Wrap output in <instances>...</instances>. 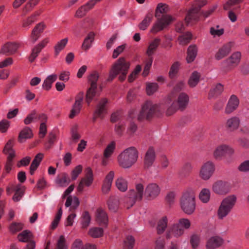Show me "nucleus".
Wrapping results in <instances>:
<instances>
[{
    "label": "nucleus",
    "mask_w": 249,
    "mask_h": 249,
    "mask_svg": "<svg viewBox=\"0 0 249 249\" xmlns=\"http://www.w3.org/2000/svg\"><path fill=\"white\" fill-rule=\"evenodd\" d=\"M172 95L164 101L162 105L154 104L151 101H146L142 107V110L137 116V119L141 120L149 119L158 112L165 111L167 115H171L177 110L176 102L172 97Z\"/></svg>",
    "instance_id": "1"
},
{
    "label": "nucleus",
    "mask_w": 249,
    "mask_h": 249,
    "mask_svg": "<svg viewBox=\"0 0 249 249\" xmlns=\"http://www.w3.org/2000/svg\"><path fill=\"white\" fill-rule=\"evenodd\" d=\"M168 10L167 5L161 3L158 4L155 11V17L157 20L151 29L150 32L152 33L156 34L162 30L174 20L175 18L172 16L164 14Z\"/></svg>",
    "instance_id": "2"
},
{
    "label": "nucleus",
    "mask_w": 249,
    "mask_h": 249,
    "mask_svg": "<svg viewBox=\"0 0 249 249\" xmlns=\"http://www.w3.org/2000/svg\"><path fill=\"white\" fill-rule=\"evenodd\" d=\"M139 151L137 148L134 146L129 147L118 155V164L123 168H130L137 161Z\"/></svg>",
    "instance_id": "3"
},
{
    "label": "nucleus",
    "mask_w": 249,
    "mask_h": 249,
    "mask_svg": "<svg viewBox=\"0 0 249 249\" xmlns=\"http://www.w3.org/2000/svg\"><path fill=\"white\" fill-rule=\"evenodd\" d=\"M190 221L185 218H180L177 223L172 224L165 233V237L167 239L173 238H178L183 235L185 230L190 229Z\"/></svg>",
    "instance_id": "4"
},
{
    "label": "nucleus",
    "mask_w": 249,
    "mask_h": 249,
    "mask_svg": "<svg viewBox=\"0 0 249 249\" xmlns=\"http://www.w3.org/2000/svg\"><path fill=\"white\" fill-rule=\"evenodd\" d=\"M130 67V63L124 57L119 58L112 66L110 70L108 80H112L119 75V79L123 81L126 78Z\"/></svg>",
    "instance_id": "5"
},
{
    "label": "nucleus",
    "mask_w": 249,
    "mask_h": 249,
    "mask_svg": "<svg viewBox=\"0 0 249 249\" xmlns=\"http://www.w3.org/2000/svg\"><path fill=\"white\" fill-rule=\"evenodd\" d=\"M180 205L182 211L188 215L192 214L196 209L195 195L191 188L185 190L180 200Z\"/></svg>",
    "instance_id": "6"
},
{
    "label": "nucleus",
    "mask_w": 249,
    "mask_h": 249,
    "mask_svg": "<svg viewBox=\"0 0 249 249\" xmlns=\"http://www.w3.org/2000/svg\"><path fill=\"white\" fill-rule=\"evenodd\" d=\"M237 201L235 195H230L224 198L221 201L217 211L219 219H222L227 216L233 208Z\"/></svg>",
    "instance_id": "7"
},
{
    "label": "nucleus",
    "mask_w": 249,
    "mask_h": 249,
    "mask_svg": "<svg viewBox=\"0 0 249 249\" xmlns=\"http://www.w3.org/2000/svg\"><path fill=\"white\" fill-rule=\"evenodd\" d=\"M242 58V53L239 51L233 52L228 58L221 63V69L224 71H229L238 66Z\"/></svg>",
    "instance_id": "8"
},
{
    "label": "nucleus",
    "mask_w": 249,
    "mask_h": 249,
    "mask_svg": "<svg viewBox=\"0 0 249 249\" xmlns=\"http://www.w3.org/2000/svg\"><path fill=\"white\" fill-rule=\"evenodd\" d=\"M161 188L158 183L149 182L145 187L144 197L148 200L156 199L160 194Z\"/></svg>",
    "instance_id": "9"
},
{
    "label": "nucleus",
    "mask_w": 249,
    "mask_h": 249,
    "mask_svg": "<svg viewBox=\"0 0 249 249\" xmlns=\"http://www.w3.org/2000/svg\"><path fill=\"white\" fill-rule=\"evenodd\" d=\"M215 171V165L213 162L209 160L204 162L200 167L199 176L203 180L210 179Z\"/></svg>",
    "instance_id": "10"
},
{
    "label": "nucleus",
    "mask_w": 249,
    "mask_h": 249,
    "mask_svg": "<svg viewBox=\"0 0 249 249\" xmlns=\"http://www.w3.org/2000/svg\"><path fill=\"white\" fill-rule=\"evenodd\" d=\"M233 148L229 145L222 144L216 147L213 151L214 158L217 160L221 159L226 155H231L234 153Z\"/></svg>",
    "instance_id": "11"
},
{
    "label": "nucleus",
    "mask_w": 249,
    "mask_h": 249,
    "mask_svg": "<svg viewBox=\"0 0 249 249\" xmlns=\"http://www.w3.org/2000/svg\"><path fill=\"white\" fill-rule=\"evenodd\" d=\"M213 191L219 195H225L229 193L231 190L230 183L228 182L217 180L212 185Z\"/></svg>",
    "instance_id": "12"
},
{
    "label": "nucleus",
    "mask_w": 249,
    "mask_h": 249,
    "mask_svg": "<svg viewBox=\"0 0 249 249\" xmlns=\"http://www.w3.org/2000/svg\"><path fill=\"white\" fill-rule=\"evenodd\" d=\"M116 143L114 142H111L108 143L103 152V156L102 158V164L103 166H107L112 160V156L115 151Z\"/></svg>",
    "instance_id": "13"
},
{
    "label": "nucleus",
    "mask_w": 249,
    "mask_h": 249,
    "mask_svg": "<svg viewBox=\"0 0 249 249\" xmlns=\"http://www.w3.org/2000/svg\"><path fill=\"white\" fill-rule=\"evenodd\" d=\"M84 97V93L83 92H80L76 95L74 103L72 106L71 112L69 114V117L70 118H74L80 113L82 107Z\"/></svg>",
    "instance_id": "14"
},
{
    "label": "nucleus",
    "mask_w": 249,
    "mask_h": 249,
    "mask_svg": "<svg viewBox=\"0 0 249 249\" xmlns=\"http://www.w3.org/2000/svg\"><path fill=\"white\" fill-rule=\"evenodd\" d=\"M235 43L233 41H230L224 44L216 53L215 58L219 60L227 56L230 53Z\"/></svg>",
    "instance_id": "15"
},
{
    "label": "nucleus",
    "mask_w": 249,
    "mask_h": 249,
    "mask_svg": "<svg viewBox=\"0 0 249 249\" xmlns=\"http://www.w3.org/2000/svg\"><path fill=\"white\" fill-rule=\"evenodd\" d=\"M107 100L106 98H102L97 104L93 114V120H95L97 118H103L107 112Z\"/></svg>",
    "instance_id": "16"
},
{
    "label": "nucleus",
    "mask_w": 249,
    "mask_h": 249,
    "mask_svg": "<svg viewBox=\"0 0 249 249\" xmlns=\"http://www.w3.org/2000/svg\"><path fill=\"white\" fill-rule=\"evenodd\" d=\"M135 188V190L129 191V198L135 200H141L144 196L145 187L142 183H137Z\"/></svg>",
    "instance_id": "17"
},
{
    "label": "nucleus",
    "mask_w": 249,
    "mask_h": 249,
    "mask_svg": "<svg viewBox=\"0 0 249 249\" xmlns=\"http://www.w3.org/2000/svg\"><path fill=\"white\" fill-rule=\"evenodd\" d=\"M239 100L238 97L234 95H231L226 105L225 112L227 114H230L236 110L239 105Z\"/></svg>",
    "instance_id": "18"
},
{
    "label": "nucleus",
    "mask_w": 249,
    "mask_h": 249,
    "mask_svg": "<svg viewBox=\"0 0 249 249\" xmlns=\"http://www.w3.org/2000/svg\"><path fill=\"white\" fill-rule=\"evenodd\" d=\"M156 160L155 149L149 147L146 151L144 158V165L146 168L151 167Z\"/></svg>",
    "instance_id": "19"
},
{
    "label": "nucleus",
    "mask_w": 249,
    "mask_h": 249,
    "mask_svg": "<svg viewBox=\"0 0 249 249\" xmlns=\"http://www.w3.org/2000/svg\"><path fill=\"white\" fill-rule=\"evenodd\" d=\"M205 4L204 1H202L201 3L198 4V7H194L191 8L188 12L186 18L185 20L188 23L194 21H196L198 19V11L200 8Z\"/></svg>",
    "instance_id": "20"
},
{
    "label": "nucleus",
    "mask_w": 249,
    "mask_h": 249,
    "mask_svg": "<svg viewBox=\"0 0 249 249\" xmlns=\"http://www.w3.org/2000/svg\"><path fill=\"white\" fill-rule=\"evenodd\" d=\"M19 46V44L18 43H7L2 46L0 50V53L6 55L12 54L17 51Z\"/></svg>",
    "instance_id": "21"
},
{
    "label": "nucleus",
    "mask_w": 249,
    "mask_h": 249,
    "mask_svg": "<svg viewBox=\"0 0 249 249\" xmlns=\"http://www.w3.org/2000/svg\"><path fill=\"white\" fill-rule=\"evenodd\" d=\"M223 239L218 236H213L207 240L206 248L207 249H215L220 247L223 244Z\"/></svg>",
    "instance_id": "22"
},
{
    "label": "nucleus",
    "mask_w": 249,
    "mask_h": 249,
    "mask_svg": "<svg viewBox=\"0 0 249 249\" xmlns=\"http://www.w3.org/2000/svg\"><path fill=\"white\" fill-rule=\"evenodd\" d=\"M168 218L166 215L160 217L157 221L156 229L159 234L163 233L168 227Z\"/></svg>",
    "instance_id": "23"
},
{
    "label": "nucleus",
    "mask_w": 249,
    "mask_h": 249,
    "mask_svg": "<svg viewBox=\"0 0 249 249\" xmlns=\"http://www.w3.org/2000/svg\"><path fill=\"white\" fill-rule=\"evenodd\" d=\"M240 122V119L238 117L233 116L227 120L225 126L230 131H234L238 129Z\"/></svg>",
    "instance_id": "24"
},
{
    "label": "nucleus",
    "mask_w": 249,
    "mask_h": 249,
    "mask_svg": "<svg viewBox=\"0 0 249 249\" xmlns=\"http://www.w3.org/2000/svg\"><path fill=\"white\" fill-rule=\"evenodd\" d=\"M80 204L79 199L75 196H69L67 197L65 205L66 207H70L69 211L76 210Z\"/></svg>",
    "instance_id": "25"
},
{
    "label": "nucleus",
    "mask_w": 249,
    "mask_h": 249,
    "mask_svg": "<svg viewBox=\"0 0 249 249\" xmlns=\"http://www.w3.org/2000/svg\"><path fill=\"white\" fill-rule=\"evenodd\" d=\"M40 14L39 12H36L31 16L24 19L22 22V27L25 30H28L30 28L31 25L37 20V17Z\"/></svg>",
    "instance_id": "26"
},
{
    "label": "nucleus",
    "mask_w": 249,
    "mask_h": 249,
    "mask_svg": "<svg viewBox=\"0 0 249 249\" xmlns=\"http://www.w3.org/2000/svg\"><path fill=\"white\" fill-rule=\"evenodd\" d=\"M189 101V96L185 93H181L177 100L178 108L181 110L184 109L188 106Z\"/></svg>",
    "instance_id": "27"
},
{
    "label": "nucleus",
    "mask_w": 249,
    "mask_h": 249,
    "mask_svg": "<svg viewBox=\"0 0 249 249\" xmlns=\"http://www.w3.org/2000/svg\"><path fill=\"white\" fill-rule=\"evenodd\" d=\"M96 221L100 225H106L108 222V216L106 212L99 209L96 212Z\"/></svg>",
    "instance_id": "28"
},
{
    "label": "nucleus",
    "mask_w": 249,
    "mask_h": 249,
    "mask_svg": "<svg viewBox=\"0 0 249 249\" xmlns=\"http://www.w3.org/2000/svg\"><path fill=\"white\" fill-rule=\"evenodd\" d=\"M68 42V38H64L58 41L54 46V54L57 57L60 53L64 49Z\"/></svg>",
    "instance_id": "29"
},
{
    "label": "nucleus",
    "mask_w": 249,
    "mask_h": 249,
    "mask_svg": "<svg viewBox=\"0 0 249 249\" xmlns=\"http://www.w3.org/2000/svg\"><path fill=\"white\" fill-rule=\"evenodd\" d=\"M197 53V48L196 45H190L187 50L186 61L187 63L192 62L195 59Z\"/></svg>",
    "instance_id": "30"
},
{
    "label": "nucleus",
    "mask_w": 249,
    "mask_h": 249,
    "mask_svg": "<svg viewBox=\"0 0 249 249\" xmlns=\"http://www.w3.org/2000/svg\"><path fill=\"white\" fill-rule=\"evenodd\" d=\"M25 188L23 186L18 184L16 186L15 194L12 197L14 202L20 201L24 194Z\"/></svg>",
    "instance_id": "31"
},
{
    "label": "nucleus",
    "mask_w": 249,
    "mask_h": 249,
    "mask_svg": "<svg viewBox=\"0 0 249 249\" xmlns=\"http://www.w3.org/2000/svg\"><path fill=\"white\" fill-rule=\"evenodd\" d=\"M160 41V38H156L149 43L146 51V54L148 56L152 57L151 56L159 46Z\"/></svg>",
    "instance_id": "32"
},
{
    "label": "nucleus",
    "mask_w": 249,
    "mask_h": 249,
    "mask_svg": "<svg viewBox=\"0 0 249 249\" xmlns=\"http://www.w3.org/2000/svg\"><path fill=\"white\" fill-rule=\"evenodd\" d=\"M13 145L14 141L11 140L8 141L5 145L3 153L7 155V158H14L15 156V152L13 148Z\"/></svg>",
    "instance_id": "33"
},
{
    "label": "nucleus",
    "mask_w": 249,
    "mask_h": 249,
    "mask_svg": "<svg viewBox=\"0 0 249 249\" xmlns=\"http://www.w3.org/2000/svg\"><path fill=\"white\" fill-rule=\"evenodd\" d=\"M86 186H90L93 181V174L90 168H87L86 170L85 177L81 179Z\"/></svg>",
    "instance_id": "34"
},
{
    "label": "nucleus",
    "mask_w": 249,
    "mask_h": 249,
    "mask_svg": "<svg viewBox=\"0 0 249 249\" xmlns=\"http://www.w3.org/2000/svg\"><path fill=\"white\" fill-rule=\"evenodd\" d=\"M115 185L119 190L124 192L127 189L128 183L124 178L119 177L115 181Z\"/></svg>",
    "instance_id": "35"
},
{
    "label": "nucleus",
    "mask_w": 249,
    "mask_h": 249,
    "mask_svg": "<svg viewBox=\"0 0 249 249\" xmlns=\"http://www.w3.org/2000/svg\"><path fill=\"white\" fill-rule=\"evenodd\" d=\"M43 157V154L39 153L37 154L30 166V174L33 175L35 170L37 169Z\"/></svg>",
    "instance_id": "36"
},
{
    "label": "nucleus",
    "mask_w": 249,
    "mask_h": 249,
    "mask_svg": "<svg viewBox=\"0 0 249 249\" xmlns=\"http://www.w3.org/2000/svg\"><path fill=\"white\" fill-rule=\"evenodd\" d=\"M57 76L55 74L49 75L44 81L42 88L47 90H49L52 87V84L57 79Z\"/></svg>",
    "instance_id": "37"
},
{
    "label": "nucleus",
    "mask_w": 249,
    "mask_h": 249,
    "mask_svg": "<svg viewBox=\"0 0 249 249\" xmlns=\"http://www.w3.org/2000/svg\"><path fill=\"white\" fill-rule=\"evenodd\" d=\"M153 18V16L152 13H147L144 19L142 20V21L139 24V27L141 30H145L147 29L148 26L149 25L150 22H151Z\"/></svg>",
    "instance_id": "38"
},
{
    "label": "nucleus",
    "mask_w": 249,
    "mask_h": 249,
    "mask_svg": "<svg viewBox=\"0 0 249 249\" xmlns=\"http://www.w3.org/2000/svg\"><path fill=\"white\" fill-rule=\"evenodd\" d=\"M95 34L93 32H90L85 38L82 47L85 50H89L91 46V44L94 39Z\"/></svg>",
    "instance_id": "39"
},
{
    "label": "nucleus",
    "mask_w": 249,
    "mask_h": 249,
    "mask_svg": "<svg viewBox=\"0 0 249 249\" xmlns=\"http://www.w3.org/2000/svg\"><path fill=\"white\" fill-rule=\"evenodd\" d=\"M201 74L197 71H194L188 80V84L191 87H195L198 83Z\"/></svg>",
    "instance_id": "40"
},
{
    "label": "nucleus",
    "mask_w": 249,
    "mask_h": 249,
    "mask_svg": "<svg viewBox=\"0 0 249 249\" xmlns=\"http://www.w3.org/2000/svg\"><path fill=\"white\" fill-rule=\"evenodd\" d=\"M119 200L117 197H110L108 201L109 210L112 212H116L119 208Z\"/></svg>",
    "instance_id": "41"
},
{
    "label": "nucleus",
    "mask_w": 249,
    "mask_h": 249,
    "mask_svg": "<svg viewBox=\"0 0 249 249\" xmlns=\"http://www.w3.org/2000/svg\"><path fill=\"white\" fill-rule=\"evenodd\" d=\"M104 233L103 229L99 227H92L89 229V235L94 238H100L103 236Z\"/></svg>",
    "instance_id": "42"
},
{
    "label": "nucleus",
    "mask_w": 249,
    "mask_h": 249,
    "mask_svg": "<svg viewBox=\"0 0 249 249\" xmlns=\"http://www.w3.org/2000/svg\"><path fill=\"white\" fill-rule=\"evenodd\" d=\"M97 88L94 86H92L88 90L86 95V101L89 105L91 102L94 97L96 95Z\"/></svg>",
    "instance_id": "43"
},
{
    "label": "nucleus",
    "mask_w": 249,
    "mask_h": 249,
    "mask_svg": "<svg viewBox=\"0 0 249 249\" xmlns=\"http://www.w3.org/2000/svg\"><path fill=\"white\" fill-rule=\"evenodd\" d=\"M211 196V192L209 189L203 188L202 189L199 195V198L201 202L204 203H208Z\"/></svg>",
    "instance_id": "44"
},
{
    "label": "nucleus",
    "mask_w": 249,
    "mask_h": 249,
    "mask_svg": "<svg viewBox=\"0 0 249 249\" xmlns=\"http://www.w3.org/2000/svg\"><path fill=\"white\" fill-rule=\"evenodd\" d=\"M70 181L71 179L66 174H63L62 177L57 178L55 180L56 184L58 186L63 187L67 186Z\"/></svg>",
    "instance_id": "45"
},
{
    "label": "nucleus",
    "mask_w": 249,
    "mask_h": 249,
    "mask_svg": "<svg viewBox=\"0 0 249 249\" xmlns=\"http://www.w3.org/2000/svg\"><path fill=\"white\" fill-rule=\"evenodd\" d=\"M32 236V234L30 231L25 230L18 235V238L20 242H27L31 239Z\"/></svg>",
    "instance_id": "46"
},
{
    "label": "nucleus",
    "mask_w": 249,
    "mask_h": 249,
    "mask_svg": "<svg viewBox=\"0 0 249 249\" xmlns=\"http://www.w3.org/2000/svg\"><path fill=\"white\" fill-rule=\"evenodd\" d=\"M210 32L213 37H219L224 34V29L219 25H216L210 28Z\"/></svg>",
    "instance_id": "47"
},
{
    "label": "nucleus",
    "mask_w": 249,
    "mask_h": 249,
    "mask_svg": "<svg viewBox=\"0 0 249 249\" xmlns=\"http://www.w3.org/2000/svg\"><path fill=\"white\" fill-rule=\"evenodd\" d=\"M223 86L220 83H218L211 89L210 95L211 96H216L220 95L223 92Z\"/></svg>",
    "instance_id": "48"
},
{
    "label": "nucleus",
    "mask_w": 249,
    "mask_h": 249,
    "mask_svg": "<svg viewBox=\"0 0 249 249\" xmlns=\"http://www.w3.org/2000/svg\"><path fill=\"white\" fill-rule=\"evenodd\" d=\"M159 88V86L156 83H150L147 82L146 86V91L148 95L153 94L156 91H157Z\"/></svg>",
    "instance_id": "49"
},
{
    "label": "nucleus",
    "mask_w": 249,
    "mask_h": 249,
    "mask_svg": "<svg viewBox=\"0 0 249 249\" xmlns=\"http://www.w3.org/2000/svg\"><path fill=\"white\" fill-rule=\"evenodd\" d=\"M91 217L88 212H85L81 217V225L83 228H87L90 224Z\"/></svg>",
    "instance_id": "50"
},
{
    "label": "nucleus",
    "mask_w": 249,
    "mask_h": 249,
    "mask_svg": "<svg viewBox=\"0 0 249 249\" xmlns=\"http://www.w3.org/2000/svg\"><path fill=\"white\" fill-rule=\"evenodd\" d=\"M33 133L31 129L29 127H25L19 133V139L21 142L22 139L31 138Z\"/></svg>",
    "instance_id": "51"
},
{
    "label": "nucleus",
    "mask_w": 249,
    "mask_h": 249,
    "mask_svg": "<svg viewBox=\"0 0 249 249\" xmlns=\"http://www.w3.org/2000/svg\"><path fill=\"white\" fill-rule=\"evenodd\" d=\"M135 243V239L131 235H128L124 241L123 249H132Z\"/></svg>",
    "instance_id": "52"
},
{
    "label": "nucleus",
    "mask_w": 249,
    "mask_h": 249,
    "mask_svg": "<svg viewBox=\"0 0 249 249\" xmlns=\"http://www.w3.org/2000/svg\"><path fill=\"white\" fill-rule=\"evenodd\" d=\"M62 214H63V212H62V208H60L57 213L56 214L55 217H54V218L53 219V220L52 221V224H51V228L52 229H55L58 224H59V222L61 218V217L62 216Z\"/></svg>",
    "instance_id": "53"
},
{
    "label": "nucleus",
    "mask_w": 249,
    "mask_h": 249,
    "mask_svg": "<svg viewBox=\"0 0 249 249\" xmlns=\"http://www.w3.org/2000/svg\"><path fill=\"white\" fill-rule=\"evenodd\" d=\"M192 38V34L190 32H187L178 37V41L180 44L184 45L187 44Z\"/></svg>",
    "instance_id": "54"
},
{
    "label": "nucleus",
    "mask_w": 249,
    "mask_h": 249,
    "mask_svg": "<svg viewBox=\"0 0 249 249\" xmlns=\"http://www.w3.org/2000/svg\"><path fill=\"white\" fill-rule=\"evenodd\" d=\"M55 249H68L66 239L64 235H60L57 240Z\"/></svg>",
    "instance_id": "55"
},
{
    "label": "nucleus",
    "mask_w": 249,
    "mask_h": 249,
    "mask_svg": "<svg viewBox=\"0 0 249 249\" xmlns=\"http://www.w3.org/2000/svg\"><path fill=\"white\" fill-rule=\"evenodd\" d=\"M23 229V224L21 223H12L9 226V230L11 232L15 233Z\"/></svg>",
    "instance_id": "56"
},
{
    "label": "nucleus",
    "mask_w": 249,
    "mask_h": 249,
    "mask_svg": "<svg viewBox=\"0 0 249 249\" xmlns=\"http://www.w3.org/2000/svg\"><path fill=\"white\" fill-rule=\"evenodd\" d=\"M200 242V237L197 235H193L191 237L190 243L193 249H197Z\"/></svg>",
    "instance_id": "57"
},
{
    "label": "nucleus",
    "mask_w": 249,
    "mask_h": 249,
    "mask_svg": "<svg viewBox=\"0 0 249 249\" xmlns=\"http://www.w3.org/2000/svg\"><path fill=\"white\" fill-rule=\"evenodd\" d=\"M99 77V74L96 71H94L90 74L89 79V81L90 83V87H92V86L93 85L94 87L97 88L96 82L98 80Z\"/></svg>",
    "instance_id": "58"
},
{
    "label": "nucleus",
    "mask_w": 249,
    "mask_h": 249,
    "mask_svg": "<svg viewBox=\"0 0 249 249\" xmlns=\"http://www.w3.org/2000/svg\"><path fill=\"white\" fill-rule=\"evenodd\" d=\"M41 49L39 48L37 45L35 46V47L32 50V52L30 56L29 59L30 62H33L36 59V58L38 56V54L41 51Z\"/></svg>",
    "instance_id": "59"
},
{
    "label": "nucleus",
    "mask_w": 249,
    "mask_h": 249,
    "mask_svg": "<svg viewBox=\"0 0 249 249\" xmlns=\"http://www.w3.org/2000/svg\"><path fill=\"white\" fill-rule=\"evenodd\" d=\"M76 217V214L75 213H72L70 214L66 218L64 224L66 227L72 226L73 224L74 220Z\"/></svg>",
    "instance_id": "60"
},
{
    "label": "nucleus",
    "mask_w": 249,
    "mask_h": 249,
    "mask_svg": "<svg viewBox=\"0 0 249 249\" xmlns=\"http://www.w3.org/2000/svg\"><path fill=\"white\" fill-rule=\"evenodd\" d=\"M82 169V166L81 165H78L74 168L71 173V179L72 180H75L76 179L79 175L81 173Z\"/></svg>",
    "instance_id": "61"
},
{
    "label": "nucleus",
    "mask_w": 249,
    "mask_h": 249,
    "mask_svg": "<svg viewBox=\"0 0 249 249\" xmlns=\"http://www.w3.org/2000/svg\"><path fill=\"white\" fill-rule=\"evenodd\" d=\"M46 27V24L44 22H41L37 24L33 29V30L41 35V34L43 32Z\"/></svg>",
    "instance_id": "62"
},
{
    "label": "nucleus",
    "mask_w": 249,
    "mask_h": 249,
    "mask_svg": "<svg viewBox=\"0 0 249 249\" xmlns=\"http://www.w3.org/2000/svg\"><path fill=\"white\" fill-rule=\"evenodd\" d=\"M10 126V122L7 120H3L0 122V132L5 133Z\"/></svg>",
    "instance_id": "63"
},
{
    "label": "nucleus",
    "mask_w": 249,
    "mask_h": 249,
    "mask_svg": "<svg viewBox=\"0 0 249 249\" xmlns=\"http://www.w3.org/2000/svg\"><path fill=\"white\" fill-rule=\"evenodd\" d=\"M34 122H37V115L35 112H32L28 115L24 119V123L26 124H30Z\"/></svg>",
    "instance_id": "64"
}]
</instances>
